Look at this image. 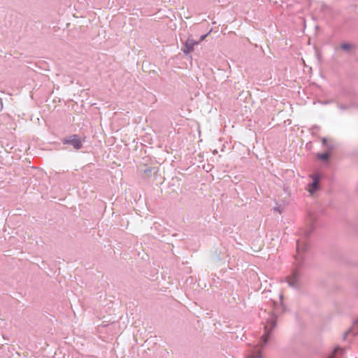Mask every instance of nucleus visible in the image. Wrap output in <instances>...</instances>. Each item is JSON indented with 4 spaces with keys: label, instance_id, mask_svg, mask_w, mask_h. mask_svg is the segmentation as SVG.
I'll list each match as a JSON object with an SVG mask.
<instances>
[{
    "label": "nucleus",
    "instance_id": "11",
    "mask_svg": "<svg viewBox=\"0 0 358 358\" xmlns=\"http://www.w3.org/2000/svg\"><path fill=\"white\" fill-rule=\"evenodd\" d=\"M322 143H323V144H324L326 143V139L325 138L322 139Z\"/></svg>",
    "mask_w": 358,
    "mask_h": 358
},
{
    "label": "nucleus",
    "instance_id": "6",
    "mask_svg": "<svg viewBox=\"0 0 358 358\" xmlns=\"http://www.w3.org/2000/svg\"><path fill=\"white\" fill-rule=\"evenodd\" d=\"M343 350L340 348H336L334 349L332 355L329 358H336V355H343Z\"/></svg>",
    "mask_w": 358,
    "mask_h": 358
},
{
    "label": "nucleus",
    "instance_id": "5",
    "mask_svg": "<svg viewBox=\"0 0 358 358\" xmlns=\"http://www.w3.org/2000/svg\"><path fill=\"white\" fill-rule=\"evenodd\" d=\"M197 44H199V42L195 41L191 38H188L184 43L182 52L186 55L189 54L194 50V45Z\"/></svg>",
    "mask_w": 358,
    "mask_h": 358
},
{
    "label": "nucleus",
    "instance_id": "1",
    "mask_svg": "<svg viewBox=\"0 0 358 358\" xmlns=\"http://www.w3.org/2000/svg\"><path fill=\"white\" fill-rule=\"evenodd\" d=\"M276 323V318L274 315H270L268 319L266 320V324L264 325V331L265 334L262 336V341L266 343L268 340L269 335L272 331V329L275 327Z\"/></svg>",
    "mask_w": 358,
    "mask_h": 358
},
{
    "label": "nucleus",
    "instance_id": "8",
    "mask_svg": "<svg viewBox=\"0 0 358 358\" xmlns=\"http://www.w3.org/2000/svg\"><path fill=\"white\" fill-rule=\"evenodd\" d=\"M351 45L348 43H343L341 45V48L344 50H348L350 49Z\"/></svg>",
    "mask_w": 358,
    "mask_h": 358
},
{
    "label": "nucleus",
    "instance_id": "2",
    "mask_svg": "<svg viewBox=\"0 0 358 358\" xmlns=\"http://www.w3.org/2000/svg\"><path fill=\"white\" fill-rule=\"evenodd\" d=\"M300 278V273L298 269L293 271L292 274L287 277L286 280L289 285L296 287L298 285V282Z\"/></svg>",
    "mask_w": 358,
    "mask_h": 358
},
{
    "label": "nucleus",
    "instance_id": "12",
    "mask_svg": "<svg viewBox=\"0 0 358 358\" xmlns=\"http://www.w3.org/2000/svg\"><path fill=\"white\" fill-rule=\"evenodd\" d=\"M357 326H358V323H357Z\"/></svg>",
    "mask_w": 358,
    "mask_h": 358
},
{
    "label": "nucleus",
    "instance_id": "3",
    "mask_svg": "<svg viewBox=\"0 0 358 358\" xmlns=\"http://www.w3.org/2000/svg\"><path fill=\"white\" fill-rule=\"evenodd\" d=\"M64 143L71 144L76 150L80 149L83 146L81 141L76 135H73L68 139H65L64 141Z\"/></svg>",
    "mask_w": 358,
    "mask_h": 358
},
{
    "label": "nucleus",
    "instance_id": "9",
    "mask_svg": "<svg viewBox=\"0 0 358 358\" xmlns=\"http://www.w3.org/2000/svg\"><path fill=\"white\" fill-rule=\"evenodd\" d=\"M248 358H261V355H260L259 352L258 351V352H257V354H255H255H253V355H251L250 357H248Z\"/></svg>",
    "mask_w": 358,
    "mask_h": 358
},
{
    "label": "nucleus",
    "instance_id": "4",
    "mask_svg": "<svg viewBox=\"0 0 358 358\" xmlns=\"http://www.w3.org/2000/svg\"><path fill=\"white\" fill-rule=\"evenodd\" d=\"M311 178L313 179V182L308 185V190L310 194H313L318 189V184L320 180V176L319 174L315 173L311 176Z\"/></svg>",
    "mask_w": 358,
    "mask_h": 358
},
{
    "label": "nucleus",
    "instance_id": "7",
    "mask_svg": "<svg viewBox=\"0 0 358 358\" xmlns=\"http://www.w3.org/2000/svg\"><path fill=\"white\" fill-rule=\"evenodd\" d=\"M317 157H318L320 159H322V160H323V161H325V160H327V159L329 158V153H327V152H326V153H323V154H318V155H317Z\"/></svg>",
    "mask_w": 358,
    "mask_h": 358
},
{
    "label": "nucleus",
    "instance_id": "10",
    "mask_svg": "<svg viewBox=\"0 0 358 358\" xmlns=\"http://www.w3.org/2000/svg\"><path fill=\"white\" fill-rule=\"evenodd\" d=\"M206 36H207V34H205V35L201 36L200 37V40L198 41V42H199V43L200 42L203 41L206 38Z\"/></svg>",
    "mask_w": 358,
    "mask_h": 358
}]
</instances>
